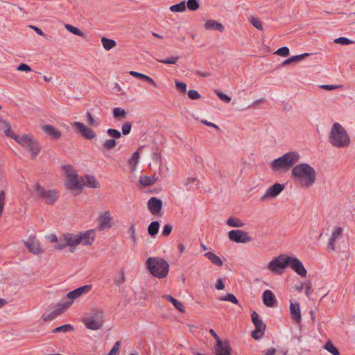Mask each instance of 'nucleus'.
<instances>
[{"mask_svg":"<svg viewBox=\"0 0 355 355\" xmlns=\"http://www.w3.org/2000/svg\"><path fill=\"white\" fill-rule=\"evenodd\" d=\"M73 126L85 139H92L96 137L95 132L92 129L85 126L82 122L76 121L73 123Z\"/></svg>","mask_w":355,"mask_h":355,"instance_id":"ddd939ff","label":"nucleus"},{"mask_svg":"<svg viewBox=\"0 0 355 355\" xmlns=\"http://www.w3.org/2000/svg\"><path fill=\"white\" fill-rule=\"evenodd\" d=\"M226 223L227 225L233 227H242L244 226V223L241 220L232 216L227 220Z\"/></svg>","mask_w":355,"mask_h":355,"instance_id":"72a5a7b5","label":"nucleus"},{"mask_svg":"<svg viewBox=\"0 0 355 355\" xmlns=\"http://www.w3.org/2000/svg\"><path fill=\"white\" fill-rule=\"evenodd\" d=\"M250 21L252 24L253 26H254L256 28H257L259 31L263 30V26L261 22V21L257 18L254 17H251L250 19Z\"/></svg>","mask_w":355,"mask_h":355,"instance_id":"de8ad7c7","label":"nucleus"},{"mask_svg":"<svg viewBox=\"0 0 355 355\" xmlns=\"http://www.w3.org/2000/svg\"><path fill=\"white\" fill-rule=\"evenodd\" d=\"M112 217L110 213L107 211L101 214L98 217V229L103 230L111 227Z\"/></svg>","mask_w":355,"mask_h":355,"instance_id":"2eb2a0df","label":"nucleus"},{"mask_svg":"<svg viewBox=\"0 0 355 355\" xmlns=\"http://www.w3.org/2000/svg\"><path fill=\"white\" fill-rule=\"evenodd\" d=\"M159 229V223L158 221H153L150 223L148 227V232L149 235L152 237H155Z\"/></svg>","mask_w":355,"mask_h":355,"instance_id":"473e14b6","label":"nucleus"},{"mask_svg":"<svg viewBox=\"0 0 355 355\" xmlns=\"http://www.w3.org/2000/svg\"><path fill=\"white\" fill-rule=\"evenodd\" d=\"M116 142L114 139H107L102 145V150H111L116 146Z\"/></svg>","mask_w":355,"mask_h":355,"instance_id":"a19ab883","label":"nucleus"},{"mask_svg":"<svg viewBox=\"0 0 355 355\" xmlns=\"http://www.w3.org/2000/svg\"><path fill=\"white\" fill-rule=\"evenodd\" d=\"M128 232L130 234L131 241L133 242L134 244H136L137 243V237H136L135 224H132L130 227Z\"/></svg>","mask_w":355,"mask_h":355,"instance_id":"49530a36","label":"nucleus"},{"mask_svg":"<svg viewBox=\"0 0 355 355\" xmlns=\"http://www.w3.org/2000/svg\"><path fill=\"white\" fill-rule=\"evenodd\" d=\"M164 297L170 302H171L173 305L175 307V309H177L179 311H180L181 313L185 312V309L181 302L178 301V300H176L175 298L169 295H166Z\"/></svg>","mask_w":355,"mask_h":355,"instance_id":"c756f323","label":"nucleus"},{"mask_svg":"<svg viewBox=\"0 0 355 355\" xmlns=\"http://www.w3.org/2000/svg\"><path fill=\"white\" fill-rule=\"evenodd\" d=\"M342 234H343V228L338 227L332 232L331 236H333V237L337 239L338 237L342 235Z\"/></svg>","mask_w":355,"mask_h":355,"instance_id":"774afa93","label":"nucleus"},{"mask_svg":"<svg viewBox=\"0 0 355 355\" xmlns=\"http://www.w3.org/2000/svg\"><path fill=\"white\" fill-rule=\"evenodd\" d=\"M187 6L189 10L195 11L199 8L200 6L197 0H188Z\"/></svg>","mask_w":355,"mask_h":355,"instance_id":"c03bdc74","label":"nucleus"},{"mask_svg":"<svg viewBox=\"0 0 355 355\" xmlns=\"http://www.w3.org/2000/svg\"><path fill=\"white\" fill-rule=\"evenodd\" d=\"M178 60H179L178 56H172L168 59L158 60V62H159L160 63H163V64H175Z\"/></svg>","mask_w":355,"mask_h":355,"instance_id":"864d4df0","label":"nucleus"},{"mask_svg":"<svg viewBox=\"0 0 355 355\" xmlns=\"http://www.w3.org/2000/svg\"><path fill=\"white\" fill-rule=\"evenodd\" d=\"M277 352L275 348H269L261 351V355H275Z\"/></svg>","mask_w":355,"mask_h":355,"instance_id":"338daca9","label":"nucleus"},{"mask_svg":"<svg viewBox=\"0 0 355 355\" xmlns=\"http://www.w3.org/2000/svg\"><path fill=\"white\" fill-rule=\"evenodd\" d=\"M288 266L291 267L297 275L302 277L306 276L307 271L302 262L296 257H290Z\"/></svg>","mask_w":355,"mask_h":355,"instance_id":"f8f14e48","label":"nucleus"},{"mask_svg":"<svg viewBox=\"0 0 355 355\" xmlns=\"http://www.w3.org/2000/svg\"><path fill=\"white\" fill-rule=\"evenodd\" d=\"M103 318L102 311H96L92 315L85 318L83 320V322L87 329L98 330L103 325Z\"/></svg>","mask_w":355,"mask_h":355,"instance_id":"0eeeda50","label":"nucleus"},{"mask_svg":"<svg viewBox=\"0 0 355 355\" xmlns=\"http://www.w3.org/2000/svg\"><path fill=\"white\" fill-rule=\"evenodd\" d=\"M65 28L69 32H71V33H73V34H74L76 35L83 36V32L80 30H79L78 28H77L76 27H75V26H73L69 25V24H66L65 25Z\"/></svg>","mask_w":355,"mask_h":355,"instance_id":"09e8293b","label":"nucleus"},{"mask_svg":"<svg viewBox=\"0 0 355 355\" xmlns=\"http://www.w3.org/2000/svg\"><path fill=\"white\" fill-rule=\"evenodd\" d=\"M324 349L333 355H340L338 349L333 345L331 341H328L325 344Z\"/></svg>","mask_w":355,"mask_h":355,"instance_id":"ea45409f","label":"nucleus"},{"mask_svg":"<svg viewBox=\"0 0 355 355\" xmlns=\"http://www.w3.org/2000/svg\"><path fill=\"white\" fill-rule=\"evenodd\" d=\"M78 238H80V244L83 243L84 245H90L94 241V231L89 230L85 232H80L78 234Z\"/></svg>","mask_w":355,"mask_h":355,"instance_id":"a211bd4d","label":"nucleus"},{"mask_svg":"<svg viewBox=\"0 0 355 355\" xmlns=\"http://www.w3.org/2000/svg\"><path fill=\"white\" fill-rule=\"evenodd\" d=\"M172 229H173V227L171 225H170V224L165 225L163 227V230L162 232V236H164V237L169 236L170 234L171 233Z\"/></svg>","mask_w":355,"mask_h":355,"instance_id":"e2e57ef3","label":"nucleus"},{"mask_svg":"<svg viewBox=\"0 0 355 355\" xmlns=\"http://www.w3.org/2000/svg\"><path fill=\"white\" fill-rule=\"evenodd\" d=\"M175 87L178 91L185 93L187 91V85L184 83L180 82L179 80H175Z\"/></svg>","mask_w":355,"mask_h":355,"instance_id":"6e6d98bb","label":"nucleus"},{"mask_svg":"<svg viewBox=\"0 0 355 355\" xmlns=\"http://www.w3.org/2000/svg\"><path fill=\"white\" fill-rule=\"evenodd\" d=\"M251 318L255 328L266 330V325L263 322L261 318L259 317V315L256 311H253L252 313Z\"/></svg>","mask_w":355,"mask_h":355,"instance_id":"bb28decb","label":"nucleus"},{"mask_svg":"<svg viewBox=\"0 0 355 355\" xmlns=\"http://www.w3.org/2000/svg\"><path fill=\"white\" fill-rule=\"evenodd\" d=\"M101 42L104 49L107 51L112 49L116 45V42L114 40L108 39L105 37L101 38Z\"/></svg>","mask_w":355,"mask_h":355,"instance_id":"f704fd0d","label":"nucleus"},{"mask_svg":"<svg viewBox=\"0 0 355 355\" xmlns=\"http://www.w3.org/2000/svg\"><path fill=\"white\" fill-rule=\"evenodd\" d=\"M228 238L235 243H245L252 241V238L248 235L247 232L234 230L228 232Z\"/></svg>","mask_w":355,"mask_h":355,"instance_id":"1a4fd4ad","label":"nucleus"},{"mask_svg":"<svg viewBox=\"0 0 355 355\" xmlns=\"http://www.w3.org/2000/svg\"><path fill=\"white\" fill-rule=\"evenodd\" d=\"M119 274L120 276L114 279V284L119 286H120L125 282V273L123 270H121Z\"/></svg>","mask_w":355,"mask_h":355,"instance_id":"3c124183","label":"nucleus"},{"mask_svg":"<svg viewBox=\"0 0 355 355\" xmlns=\"http://www.w3.org/2000/svg\"><path fill=\"white\" fill-rule=\"evenodd\" d=\"M220 300L228 301L235 304H239V301L236 297L232 293H227V295L220 297Z\"/></svg>","mask_w":355,"mask_h":355,"instance_id":"79ce46f5","label":"nucleus"},{"mask_svg":"<svg viewBox=\"0 0 355 355\" xmlns=\"http://www.w3.org/2000/svg\"><path fill=\"white\" fill-rule=\"evenodd\" d=\"M120 345L121 342L116 341L107 355H119Z\"/></svg>","mask_w":355,"mask_h":355,"instance_id":"4d7b16f0","label":"nucleus"},{"mask_svg":"<svg viewBox=\"0 0 355 355\" xmlns=\"http://www.w3.org/2000/svg\"><path fill=\"white\" fill-rule=\"evenodd\" d=\"M300 158V154L295 151L286 153L272 162L271 168L274 171H286L297 163Z\"/></svg>","mask_w":355,"mask_h":355,"instance_id":"f03ea898","label":"nucleus"},{"mask_svg":"<svg viewBox=\"0 0 355 355\" xmlns=\"http://www.w3.org/2000/svg\"><path fill=\"white\" fill-rule=\"evenodd\" d=\"M87 123L91 126H98L101 123V121L99 119H94L92 114L89 112L86 113Z\"/></svg>","mask_w":355,"mask_h":355,"instance_id":"4c0bfd02","label":"nucleus"},{"mask_svg":"<svg viewBox=\"0 0 355 355\" xmlns=\"http://www.w3.org/2000/svg\"><path fill=\"white\" fill-rule=\"evenodd\" d=\"M82 182L84 183V187L95 189L99 187L98 182L94 176L87 175L85 178H82Z\"/></svg>","mask_w":355,"mask_h":355,"instance_id":"a878e982","label":"nucleus"},{"mask_svg":"<svg viewBox=\"0 0 355 355\" xmlns=\"http://www.w3.org/2000/svg\"><path fill=\"white\" fill-rule=\"evenodd\" d=\"M284 184L275 183L266 190L265 194L261 197V200H265L266 199L277 196L284 190Z\"/></svg>","mask_w":355,"mask_h":355,"instance_id":"4468645a","label":"nucleus"},{"mask_svg":"<svg viewBox=\"0 0 355 355\" xmlns=\"http://www.w3.org/2000/svg\"><path fill=\"white\" fill-rule=\"evenodd\" d=\"M263 304L268 307H273L277 304V300L274 293L270 290H266L262 295Z\"/></svg>","mask_w":355,"mask_h":355,"instance_id":"412c9836","label":"nucleus"},{"mask_svg":"<svg viewBox=\"0 0 355 355\" xmlns=\"http://www.w3.org/2000/svg\"><path fill=\"white\" fill-rule=\"evenodd\" d=\"M92 285H85L80 286L73 291L69 292L67 295V298L71 300L70 302H73V300L81 296L83 294L89 293L92 290Z\"/></svg>","mask_w":355,"mask_h":355,"instance_id":"dca6fc26","label":"nucleus"},{"mask_svg":"<svg viewBox=\"0 0 355 355\" xmlns=\"http://www.w3.org/2000/svg\"><path fill=\"white\" fill-rule=\"evenodd\" d=\"M73 329V326L71 324H64L58 327H55L52 330L53 333H60V332H69Z\"/></svg>","mask_w":355,"mask_h":355,"instance_id":"58836bf2","label":"nucleus"},{"mask_svg":"<svg viewBox=\"0 0 355 355\" xmlns=\"http://www.w3.org/2000/svg\"><path fill=\"white\" fill-rule=\"evenodd\" d=\"M295 183L306 188L313 185L316 180V172L315 169L306 163L295 165L291 171Z\"/></svg>","mask_w":355,"mask_h":355,"instance_id":"f257e3e1","label":"nucleus"},{"mask_svg":"<svg viewBox=\"0 0 355 355\" xmlns=\"http://www.w3.org/2000/svg\"><path fill=\"white\" fill-rule=\"evenodd\" d=\"M309 53H303V54L292 56V57L286 59V60H284L282 63V66H286V65L289 64H291L292 62H298V61L302 60L303 58H304L305 57L309 56Z\"/></svg>","mask_w":355,"mask_h":355,"instance_id":"2f4dec72","label":"nucleus"},{"mask_svg":"<svg viewBox=\"0 0 355 355\" xmlns=\"http://www.w3.org/2000/svg\"><path fill=\"white\" fill-rule=\"evenodd\" d=\"M107 134L114 139H119L121 137V133L116 129L109 128L107 130Z\"/></svg>","mask_w":355,"mask_h":355,"instance_id":"a18cd8bd","label":"nucleus"},{"mask_svg":"<svg viewBox=\"0 0 355 355\" xmlns=\"http://www.w3.org/2000/svg\"><path fill=\"white\" fill-rule=\"evenodd\" d=\"M57 243H58V244L56 245H55V247H54V248L56 250H62L67 246V244L65 243L66 242H65L64 235L62 236V238H60V240H58V241Z\"/></svg>","mask_w":355,"mask_h":355,"instance_id":"13d9d810","label":"nucleus"},{"mask_svg":"<svg viewBox=\"0 0 355 355\" xmlns=\"http://www.w3.org/2000/svg\"><path fill=\"white\" fill-rule=\"evenodd\" d=\"M209 333L215 338L216 344H218V347L222 345L223 340L220 338V337L218 336V334L216 333V331L214 329H210Z\"/></svg>","mask_w":355,"mask_h":355,"instance_id":"0e129e2a","label":"nucleus"},{"mask_svg":"<svg viewBox=\"0 0 355 355\" xmlns=\"http://www.w3.org/2000/svg\"><path fill=\"white\" fill-rule=\"evenodd\" d=\"M126 116V112L125 110L121 107H114L113 109V116L116 119H120L124 118Z\"/></svg>","mask_w":355,"mask_h":355,"instance_id":"e433bc0d","label":"nucleus"},{"mask_svg":"<svg viewBox=\"0 0 355 355\" xmlns=\"http://www.w3.org/2000/svg\"><path fill=\"white\" fill-rule=\"evenodd\" d=\"M72 302H65L63 303H59L57 304L56 308L54 311L51 313H44L42 318L44 321H51L55 319L58 315L64 312L71 305Z\"/></svg>","mask_w":355,"mask_h":355,"instance_id":"9d476101","label":"nucleus"},{"mask_svg":"<svg viewBox=\"0 0 355 355\" xmlns=\"http://www.w3.org/2000/svg\"><path fill=\"white\" fill-rule=\"evenodd\" d=\"M131 128H132V123L129 121L125 122L121 127L123 135H129L131 131Z\"/></svg>","mask_w":355,"mask_h":355,"instance_id":"603ef678","label":"nucleus"},{"mask_svg":"<svg viewBox=\"0 0 355 355\" xmlns=\"http://www.w3.org/2000/svg\"><path fill=\"white\" fill-rule=\"evenodd\" d=\"M148 207L153 215H157L160 213L162 208V202L160 199L152 197L148 200Z\"/></svg>","mask_w":355,"mask_h":355,"instance_id":"f3484780","label":"nucleus"},{"mask_svg":"<svg viewBox=\"0 0 355 355\" xmlns=\"http://www.w3.org/2000/svg\"><path fill=\"white\" fill-rule=\"evenodd\" d=\"M265 331L266 330H262V329H257V328H255L254 330H253L252 331V337L254 339V340H259L261 339L264 333H265Z\"/></svg>","mask_w":355,"mask_h":355,"instance_id":"37998d69","label":"nucleus"},{"mask_svg":"<svg viewBox=\"0 0 355 355\" xmlns=\"http://www.w3.org/2000/svg\"><path fill=\"white\" fill-rule=\"evenodd\" d=\"M186 9L185 1H182L179 3L173 5L170 7V10L174 12H182Z\"/></svg>","mask_w":355,"mask_h":355,"instance_id":"c9c22d12","label":"nucleus"},{"mask_svg":"<svg viewBox=\"0 0 355 355\" xmlns=\"http://www.w3.org/2000/svg\"><path fill=\"white\" fill-rule=\"evenodd\" d=\"M34 189L37 192V196L50 205H54L60 196L58 191L55 189L46 190L39 184H35Z\"/></svg>","mask_w":355,"mask_h":355,"instance_id":"39448f33","label":"nucleus"},{"mask_svg":"<svg viewBox=\"0 0 355 355\" xmlns=\"http://www.w3.org/2000/svg\"><path fill=\"white\" fill-rule=\"evenodd\" d=\"M17 71H31V68L26 64H24V63H21L17 68Z\"/></svg>","mask_w":355,"mask_h":355,"instance_id":"69168bd1","label":"nucleus"},{"mask_svg":"<svg viewBox=\"0 0 355 355\" xmlns=\"http://www.w3.org/2000/svg\"><path fill=\"white\" fill-rule=\"evenodd\" d=\"M25 245L28 250L33 254H38L42 252L40 248V243L37 240H28V241L25 242Z\"/></svg>","mask_w":355,"mask_h":355,"instance_id":"5701e85b","label":"nucleus"},{"mask_svg":"<svg viewBox=\"0 0 355 355\" xmlns=\"http://www.w3.org/2000/svg\"><path fill=\"white\" fill-rule=\"evenodd\" d=\"M188 96L190 99L196 100L200 98V94L196 90L190 89L188 92Z\"/></svg>","mask_w":355,"mask_h":355,"instance_id":"052dcab7","label":"nucleus"},{"mask_svg":"<svg viewBox=\"0 0 355 355\" xmlns=\"http://www.w3.org/2000/svg\"><path fill=\"white\" fill-rule=\"evenodd\" d=\"M139 158V152L138 151L135 152L132 154V157L129 160L130 165L132 166H135L137 164V163H138Z\"/></svg>","mask_w":355,"mask_h":355,"instance_id":"5fc2aeb1","label":"nucleus"},{"mask_svg":"<svg viewBox=\"0 0 355 355\" xmlns=\"http://www.w3.org/2000/svg\"><path fill=\"white\" fill-rule=\"evenodd\" d=\"M232 347L227 340L222 341V345L218 347V344L215 346L216 355H231Z\"/></svg>","mask_w":355,"mask_h":355,"instance_id":"4be33fe9","label":"nucleus"},{"mask_svg":"<svg viewBox=\"0 0 355 355\" xmlns=\"http://www.w3.org/2000/svg\"><path fill=\"white\" fill-rule=\"evenodd\" d=\"M64 237L65 242H67L66 243L67 244V246L69 247L70 252H73L76 247L80 244V238H78V234H73L67 233L64 234Z\"/></svg>","mask_w":355,"mask_h":355,"instance_id":"6ab92c4d","label":"nucleus"},{"mask_svg":"<svg viewBox=\"0 0 355 355\" xmlns=\"http://www.w3.org/2000/svg\"><path fill=\"white\" fill-rule=\"evenodd\" d=\"M275 53L279 55L286 57L289 54V49L286 46L281 47L277 50Z\"/></svg>","mask_w":355,"mask_h":355,"instance_id":"bf43d9fd","label":"nucleus"},{"mask_svg":"<svg viewBox=\"0 0 355 355\" xmlns=\"http://www.w3.org/2000/svg\"><path fill=\"white\" fill-rule=\"evenodd\" d=\"M146 268L153 276L162 279L168 275L169 265L162 258L149 257L146 261Z\"/></svg>","mask_w":355,"mask_h":355,"instance_id":"7ed1b4c3","label":"nucleus"},{"mask_svg":"<svg viewBox=\"0 0 355 355\" xmlns=\"http://www.w3.org/2000/svg\"><path fill=\"white\" fill-rule=\"evenodd\" d=\"M290 315L291 319L295 320L297 324H300L301 322V311L300 308V304L298 302H291Z\"/></svg>","mask_w":355,"mask_h":355,"instance_id":"aec40b11","label":"nucleus"},{"mask_svg":"<svg viewBox=\"0 0 355 355\" xmlns=\"http://www.w3.org/2000/svg\"><path fill=\"white\" fill-rule=\"evenodd\" d=\"M334 42L336 44H339L341 45H349L353 43L352 40L345 37H340L334 40Z\"/></svg>","mask_w":355,"mask_h":355,"instance_id":"8fccbe9b","label":"nucleus"},{"mask_svg":"<svg viewBox=\"0 0 355 355\" xmlns=\"http://www.w3.org/2000/svg\"><path fill=\"white\" fill-rule=\"evenodd\" d=\"M290 257L280 254L275 257L268 264V268L272 272L282 274L283 270L288 266Z\"/></svg>","mask_w":355,"mask_h":355,"instance_id":"423d86ee","label":"nucleus"},{"mask_svg":"<svg viewBox=\"0 0 355 355\" xmlns=\"http://www.w3.org/2000/svg\"><path fill=\"white\" fill-rule=\"evenodd\" d=\"M157 179H158V178L155 177V175H153V176L144 175V176L140 177L139 182L143 186H151L157 182Z\"/></svg>","mask_w":355,"mask_h":355,"instance_id":"cd10ccee","label":"nucleus"},{"mask_svg":"<svg viewBox=\"0 0 355 355\" xmlns=\"http://www.w3.org/2000/svg\"><path fill=\"white\" fill-rule=\"evenodd\" d=\"M129 73L131 76L136 77L137 78L146 80V82L149 83L150 84L153 85V86L157 85L156 83L154 81V80L153 78H151L150 77H149L145 74H143V73L135 71H131Z\"/></svg>","mask_w":355,"mask_h":355,"instance_id":"7c9ffc66","label":"nucleus"},{"mask_svg":"<svg viewBox=\"0 0 355 355\" xmlns=\"http://www.w3.org/2000/svg\"><path fill=\"white\" fill-rule=\"evenodd\" d=\"M21 145L31 153L33 158H35L40 151L38 143L26 135H24V138L21 139Z\"/></svg>","mask_w":355,"mask_h":355,"instance_id":"9b49d317","label":"nucleus"},{"mask_svg":"<svg viewBox=\"0 0 355 355\" xmlns=\"http://www.w3.org/2000/svg\"><path fill=\"white\" fill-rule=\"evenodd\" d=\"M205 257H206L213 264L217 266H221L223 265L221 259L212 252H206L205 254Z\"/></svg>","mask_w":355,"mask_h":355,"instance_id":"c85d7f7f","label":"nucleus"},{"mask_svg":"<svg viewBox=\"0 0 355 355\" xmlns=\"http://www.w3.org/2000/svg\"><path fill=\"white\" fill-rule=\"evenodd\" d=\"M216 93L218 97L225 103H230L231 101V98L229 96L223 94V92L220 91H216Z\"/></svg>","mask_w":355,"mask_h":355,"instance_id":"680f3d73","label":"nucleus"},{"mask_svg":"<svg viewBox=\"0 0 355 355\" xmlns=\"http://www.w3.org/2000/svg\"><path fill=\"white\" fill-rule=\"evenodd\" d=\"M205 28L207 30H216L220 33H223L224 31V26L222 24L211 19L207 20L205 23Z\"/></svg>","mask_w":355,"mask_h":355,"instance_id":"393cba45","label":"nucleus"},{"mask_svg":"<svg viewBox=\"0 0 355 355\" xmlns=\"http://www.w3.org/2000/svg\"><path fill=\"white\" fill-rule=\"evenodd\" d=\"M67 178L68 179L67 181V187L70 189L72 190H78L81 189L84 187V183L82 182V178H78V175L71 168L70 166H67Z\"/></svg>","mask_w":355,"mask_h":355,"instance_id":"6e6552de","label":"nucleus"},{"mask_svg":"<svg viewBox=\"0 0 355 355\" xmlns=\"http://www.w3.org/2000/svg\"><path fill=\"white\" fill-rule=\"evenodd\" d=\"M42 130L53 139H58L61 137V132L51 125H44Z\"/></svg>","mask_w":355,"mask_h":355,"instance_id":"b1692460","label":"nucleus"},{"mask_svg":"<svg viewBox=\"0 0 355 355\" xmlns=\"http://www.w3.org/2000/svg\"><path fill=\"white\" fill-rule=\"evenodd\" d=\"M329 142L337 148L349 146V137L344 128L338 123H334L329 135Z\"/></svg>","mask_w":355,"mask_h":355,"instance_id":"20e7f679","label":"nucleus"}]
</instances>
